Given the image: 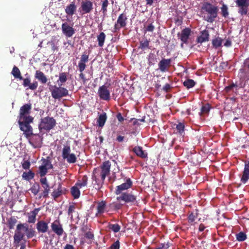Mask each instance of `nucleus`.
I'll use <instances>...</instances> for the list:
<instances>
[{"label": "nucleus", "instance_id": "obj_1", "mask_svg": "<svg viewBox=\"0 0 249 249\" xmlns=\"http://www.w3.org/2000/svg\"><path fill=\"white\" fill-rule=\"evenodd\" d=\"M201 9L208 14V15L205 18V19L209 22H213L217 17L218 11L217 6L210 2H206L203 4Z\"/></svg>", "mask_w": 249, "mask_h": 249}, {"label": "nucleus", "instance_id": "obj_2", "mask_svg": "<svg viewBox=\"0 0 249 249\" xmlns=\"http://www.w3.org/2000/svg\"><path fill=\"white\" fill-rule=\"evenodd\" d=\"M56 124V120L53 117L47 116L41 119L38 128L40 131L42 130L49 131L53 129Z\"/></svg>", "mask_w": 249, "mask_h": 249}, {"label": "nucleus", "instance_id": "obj_3", "mask_svg": "<svg viewBox=\"0 0 249 249\" xmlns=\"http://www.w3.org/2000/svg\"><path fill=\"white\" fill-rule=\"evenodd\" d=\"M33 120L32 117H27L26 120L18 121L20 129L23 131L24 134L26 137H30L33 135L32 127L29 124L30 123L32 122Z\"/></svg>", "mask_w": 249, "mask_h": 249}, {"label": "nucleus", "instance_id": "obj_4", "mask_svg": "<svg viewBox=\"0 0 249 249\" xmlns=\"http://www.w3.org/2000/svg\"><path fill=\"white\" fill-rule=\"evenodd\" d=\"M89 55L86 53H83L81 55L78 64V71L80 72L79 77L82 79L84 84L87 82V79L86 78L85 75L83 72L86 67V63L89 61Z\"/></svg>", "mask_w": 249, "mask_h": 249}, {"label": "nucleus", "instance_id": "obj_5", "mask_svg": "<svg viewBox=\"0 0 249 249\" xmlns=\"http://www.w3.org/2000/svg\"><path fill=\"white\" fill-rule=\"evenodd\" d=\"M52 96L54 99H60L63 97H66L69 94L68 90L66 88L61 87V86L57 87L54 86L53 89L51 90Z\"/></svg>", "mask_w": 249, "mask_h": 249}, {"label": "nucleus", "instance_id": "obj_6", "mask_svg": "<svg viewBox=\"0 0 249 249\" xmlns=\"http://www.w3.org/2000/svg\"><path fill=\"white\" fill-rule=\"evenodd\" d=\"M25 227L26 223H20L17 225L15 233L14 235L15 243L18 244L22 240H23L25 236L24 232H25Z\"/></svg>", "mask_w": 249, "mask_h": 249}, {"label": "nucleus", "instance_id": "obj_7", "mask_svg": "<svg viewBox=\"0 0 249 249\" xmlns=\"http://www.w3.org/2000/svg\"><path fill=\"white\" fill-rule=\"evenodd\" d=\"M71 144L70 142L67 141L64 144L62 148L61 145L57 146V154L62 153V156H75L71 151Z\"/></svg>", "mask_w": 249, "mask_h": 249}, {"label": "nucleus", "instance_id": "obj_8", "mask_svg": "<svg viewBox=\"0 0 249 249\" xmlns=\"http://www.w3.org/2000/svg\"><path fill=\"white\" fill-rule=\"evenodd\" d=\"M49 158V157H47V159H42L41 160L42 164L39 167V174L41 177H44L46 175L48 170L53 168L51 162L48 160Z\"/></svg>", "mask_w": 249, "mask_h": 249}, {"label": "nucleus", "instance_id": "obj_9", "mask_svg": "<svg viewBox=\"0 0 249 249\" xmlns=\"http://www.w3.org/2000/svg\"><path fill=\"white\" fill-rule=\"evenodd\" d=\"M127 18L125 14H121L117 20V22L115 23L114 26L113 32L119 31L121 28H124L126 25Z\"/></svg>", "mask_w": 249, "mask_h": 249}, {"label": "nucleus", "instance_id": "obj_10", "mask_svg": "<svg viewBox=\"0 0 249 249\" xmlns=\"http://www.w3.org/2000/svg\"><path fill=\"white\" fill-rule=\"evenodd\" d=\"M110 84L107 86L106 84L100 86L98 90V94L100 98L105 101H108L110 99V91L108 87Z\"/></svg>", "mask_w": 249, "mask_h": 249}, {"label": "nucleus", "instance_id": "obj_11", "mask_svg": "<svg viewBox=\"0 0 249 249\" xmlns=\"http://www.w3.org/2000/svg\"><path fill=\"white\" fill-rule=\"evenodd\" d=\"M116 199L119 201H123L125 203H134L136 200V196L131 193L127 192L123 193Z\"/></svg>", "mask_w": 249, "mask_h": 249}, {"label": "nucleus", "instance_id": "obj_12", "mask_svg": "<svg viewBox=\"0 0 249 249\" xmlns=\"http://www.w3.org/2000/svg\"><path fill=\"white\" fill-rule=\"evenodd\" d=\"M31 104H27L22 106L19 109V120H26L27 117H32L29 116L31 109Z\"/></svg>", "mask_w": 249, "mask_h": 249}, {"label": "nucleus", "instance_id": "obj_13", "mask_svg": "<svg viewBox=\"0 0 249 249\" xmlns=\"http://www.w3.org/2000/svg\"><path fill=\"white\" fill-rule=\"evenodd\" d=\"M191 30L189 28H185L180 33H178V36L182 42L181 44L182 46H183V43L187 44L188 43V39L191 35Z\"/></svg>", "mask_w": 249, "mask_h": 249}, {"label": "nucleus", "instance_id": "obj_14", "mask_svg": "<svg viewBox=\"0 0 249 249\" xmlns=\"http://www.w3.org/2000/svg\"><path fill=\"white\" fill-rule=\"evenodd\" d=\"M132 186V181L130 178L126 180V182L116 187L115 193L116 195H121L123 191L126 190Z\"/></svg>", "mask_w": 249, "mask_h": 249}, {"label": "nucleus", "instance_id": "obj_15", "mask_svg": "<svg viewBox=\"0 0 249 249\" xmlns=\"http://www.w3.org/2000/svg\"><path fill=\"white\" fill-rule=\"evenodd\" d=\"M61 29L63 34L68 37H71L75 34V29L67 22L62 23Z\"/></svg>", "mask_w": 249, "mask_h": 249}, {"label": "nucleus", "instance_id": "obj_16", "mask_svg": "<svg viewBox=\"0 0 249 249\" xmlns=\"http://www.w3.org/2000/svg\"><path fill=\"white\" fill-rule=\"evenodd\" d=\"M171 62L172 60L170 58H162L158 64L159 69L162 72L168 71L169 68L171 66Z\"/></svg>", "mask_w": 249, "mask_h": 249}, {"label": "nucleus", "instance_id": "obj_17", "mask_svg": "<svg viewBox=\"0 0 249 249\" xmlns=\"http://www.w3.org/2000/svg\"><path fill=\"white\" fill-rule=\"evenodd\" d=\"M81 8L83 14L89 13L93 9V3L89 0H84L81 2Z\"/></svg>", "mask_w": 249, "mask_h": 249}, {"label": "nucleus", "instance_id": "obj_18", "mask_svg": "<svg viewBox=\"0 0 249 249\" xmlns=\"http://www.w3.org/2000/svg\"><path fill=\"white\" fill-rule=\"evenodd\" d=\"M51 228L52 231L58 236H61L64 230L62 225L60 223L59 220H56L51 224Z\"/></svg>", "mask_w": 249, "mask_h": 249}, {"label": "nucleus", "instance_id": "obj_19", "mask_svg": "<svg viewBox=\"0 0 249 249\" xmlns=\"http://www.w3.org/2000/svg\"><path fill=\"white\" fill-rule=\"evenodd\" d=\"M22 85L24 87H28L29 89L34 90H36L38 87V83L37 81H34L33 83H31V78L29 76L26 78H23Z\"/></svg>", "mask_w": 249, "mask_h": 249}, {"label": "nucleus", "instance_id": "obj_20", "mask_svg": "<svg viewBox=\"0 0 249 249\" xmlns=\"http://www.w3.org/2000/svg\"><path fill=\"white\" fill-rule=\"evenodd\" d=\"M245 167L243 172V175L241 178V181L243 183H246L249 179V161L244 160Z\"/></svg>", "mask_w": 249, "mask_h": 249}, {"label": "nucleus", "instance_id": "obj_21", "mask_svg": "<svg viewBox=\"0 0 249 249\" xmlns=\"http://www.w3.org/2000/svg\"><path fill=\"white\" fill-rule=\"evenodd\" d=\"M92 184L93 185V187L97 190H99L103 186V185L104 183L105 179H101L100 178H98L92 175Z\"/></svg>", "mask_w": 249, "mask_h": 249}, {"label": "nucleus", "instance_id": "obj_22", "mask_svg": "<svg viewBox=\"0 0 249 249\" xmlns=\"http://www.w3.org/2000/svg\"><path fill=\"white\" fill-rule=\"evenodd\" d=\"M209 34L207 30H204L201 32V35L197 38V42L198 43H202L204 42L209 41Z\"/></svg>", "mask_w": 249, "mask_h": 249}, {"label": "nucleus", "instance_id": "obj_23", "mask_svg": "<svg viewBox=\"0 0 249 249\" xmlns=\"http://www.w3.org/2000/svg\"><path fill=\"white\" fill-rule=\"evenodd\" d=\"M48 228V224L44 221H39L36 224V229L39 232H46Z\"/></svg>", "mask_w": 249, "mask_h": 249}, {"label": "nucleus", "instance_id": "obj_24", "mask_svg": "<svg viewBox=\"0 0 249 249\" xmlns=\"http://www.w3.org/2000/svg\"><path fill=\"white\" fill-rule=\"evenodd\" d=\"M35 77L41 83L46 84L47 82V78L44 73L40 71L37 70L36 71Z\"/></svg>", "mask_w": 249, "mask_h": 249}, {"label": "nucleus", "instance_id": "obj_25", "mask_svg": "<svg viewBox=\"0 0 249 249\" xmlns=\"http://www.w3.org/2000/svg\"><path fill=\"white\" fill-rule=\"evenodd\" d=\"M111 164L109 161H106L103 162V164L99 168V170L105 174L107 176L110 174Z\"/></svg>", "mask_w": 249, "mask_h": 249}, {"label": "nucleus", "instance_id": "obj_26", "mask_svg": "<svg viewBox=\"0 0 249 249\" xmlns=\"http://www.w3.org/2000/svg\"><path fill=\"white\" fill-rule=\"evenodd\" d=\"M76 6L74 2H72L68 5L65 8L66 13L69 15L72 16L76 12Z\"/></svg>", "mask_w": 249, "mask_h": 249}, {"label": "nucleus", "instance_id": "obj_27", "mask_svg": "<svg viewBox=\"0 0 249 249\" xmlns=\"http://www.w3.org/2000/svg\"><path fill=\"white\" fill-rule=\"evenodd\" d=\"M131 150L136 156H147L148 154L145 150L139 146H135Z\"/></svg>", "mask_w": 249, "mask_h": 249}, {"label": "nucleus", "instance_id": "obj_28", "mask_svg": "<svg viewBox=\"0 0 249 249\" xmlns=\"http://www.w3.org/2000/svg\"><path fill=\"white\" fill-rule=\"evenodd\" d=\"M176 133L180 136L183 137L185 135V125L182 123H178L176 126Z\"/></svg>", "mask_w": 249, "mask_h": 249}, {"label": "nucleus", "instance_id": "obj_29", "mask_svg": "<svg viewBox=\"0 0 249 249\" xmlns=\"http://www.w3.org/2000/svg\"><path fill=\"white\" fill-rule=\"evenodd\" d=\"M92 175L98 178H100L101 179H105L107 176L102 172L100 170H99V167L95 168L94 169Z\"/></svg>", "mask_w": 249, "mask_h": 249}, {"label": "nucleus", "instance_id": "obj_30", "mask_svg": "<svg viewBox=\"0 0 249 249\" xmlns=\"http://www.w3.org/2000/svg\"><path fill=\"white\" fill-rule=\"evenodd\" d=\"M11 74L16 79H18L20 80L23 79V77L21 75L20 70L16 66H14L13 68L12 71H11Z\"/></svg>", "mask_w": 249, "mask_h": 249}, {"label": "nucleus", "instance_id": "obj_31", "mask_svg": "<svg viewBox=\"0 0 249 249\" xmlns=\"http://www.w3.org/2000/svg\"><path fill=\"white\" fill-rule=\"evenodd\" d=\"M97 213L96 214V215L97 216L98 214H101L104 213L105 209L106 206V202L104 201H102L101 202H99L97 203Z\"/></svg>", "mask_w": 249, "mask_h": 249}, {"label": "nucleus", "instance_id": "obj_32", "mask_svg": "<svg viewBox=\"0 0 249 249\" xmlns=\"http://www.w3.org/2000/svg\"><path fill=\"white\" fill-rule=\"evenodd\" d=\"M79 188L76 184L71 188V194L74 199H77L80 196Z\"/></svg>", "mask_w": 249, "mask_h": 249}, {"label": "nucleus", "instance_id": "obj_33", "mask_svg": "<svg viewBox=\"0 0 249 249\" xmlns=\"http://www.w3.org/2000/svg\"><path fill=\"white\" fill-rule=\"evenodd\" d=\"M88 180V177L86 175H85L82 177V178L80 180H78L77 182L75 183V184L79 188H82L83 187L86 186L87 185Z\"/></svg>", "mask_w": 249, "mask_h": 249}, {"label": "nucleus", "instance_id": "obj_34", "mask_svg": "<svg viewBox=\"0 0 249 249\" xmlns=\"http://www.w3.org/2000/svg\"><path fill=\"white\" fill-rule=\"evenodd\" d=\"M63 193L62 187L61 184H59L58 188L56 190H54L52 194V196L54 199H56L59 197Z\"/></svg>", "mask_w": 249, "mask_h": 249}, {"label": "nucleus", "instance_id": "obj_35", "mask_svg": "<svg viewBox=\"0 0 249 249\" xmlns=\"http://www.w3.org/2000/svg\"><path fill=\"white\" fill-rule=\"evenodd\" d=\"M24 231L26 233V234L28 239L32 238L36 235V231L32 228H29L28 225L26 223Z\"/></svg>", "mask_w": 249, "mask_h": 249}, {"label": "nucleus", "instance_id": "obj_36", "mask_svg": "<svg viewBox=\"0 0 249 249\" xmlns=\"http://www.w3.org/2000/svg\"><path fill=\"white\" fill-rule=\"evenodd\" d=\"M107 115L106 113H103L100 115L98 119L97 120V123L100 127H103L107 120Z\"/></svg>", "mask_w": 249, "mask_h": 249}, {"label": "nucleus", "instance_id": "obj_37", "mask_svg": "<svg viewBox=\"0 0 249 249\" xmlns=\"http://www.w3.org/2000/svg\"><path fill=\"white\" fill-rule=\"evenodd\" d=\"M35 174L31 171L29 170L28 172H24L22 175V178L26 180H30L34 178Z\"/></svg>", "mask_w": 249, "mask_h": 249}, {"label": "nucleus", "instance_id": "obj_38", "mask_svg": "<svg viewBox=\"0 0 249 249\" xmlns=\"http://www.w3.org/2000/svg\"><path fill=\"white\" fill-rule=\"evenodd\" d=\"M17 222V220L15 216H11L8 219L7 225L10 230L13 229Z\"/></svg>", "mask_w": 249, "mask_h": 249}, {"label": "nucleus", "instance_id": "obj_39", "mask_svg": "<svg viewBox=\"0 0 249 249\" xmlns=\"http://www.w3.org/2000/svg\"><path fill=\"white\" fill-rule=\"evenodd\" d=\"M223 39L219 37H215L212 40V45L215 48H217L221 46Z\"/></svg>", "mask_w": 249, "mask_h": 249}, {"label": "nucleus", "instance_id": "obj_40", "mask_svg": "<svg viewBox=\"0 0 249 249\" xmlns=\"http://www.w3.org/2000/svg\"><path fill=\"white\" fill-rule=\"evenodd\" d=\"M106 35L104 33L101 32L100 34L97 36V41H98V45L100 47H103L105 40L106 39Z\"/></svg>", "mask_w": 249, "mask_h": 249}, {"label": "nucleus", "instance_id": "obj_41", "mask_svg": "<svg viewBox=\"0 0 249 249\" xmlns=\"http://www.w3.org/2000/svg\"><path fill=\"white\" fill-rule=\"evenodd\" d=\"M101 10L103 14L106 15L107 12V6L109 5L108 0H101Z\"/></svg>", "mask_w": 249, "mask_h": 249}, {"label": "nucleus", "instance_id": "obj_42", "mask_svg": "<svg viewBox=\"0 0 249 249\" xmlns=\"http://www.w3.org/2000/svg\"><path fill=\"white\" fill-rule=\"evenodd\" d=\"M149 42L150 41L146 39L144 40L140 41L139 49H141L142 50H144L146 49H150Z\"/></svg>", "mask_w": 249, "mask_h": 249}, {"label": "nucleus", "instance_id": "obj_43", "mask_svg": "<svg viewBox=\"0 0 249 249\" xmlns=\"http://www.w3.org/2000/svg\"><path fill=\"white\" fill-rule=\"evenodd\" d=\"M196 85V82L193 79H188L183 82V86L187 89L193 88Z\"/></svg>", "mask_w": 249, "mask_h": 249}, {"label": "nucleus", "instance_id": "obj_44", "mask_svg": "<svg viewBox=\"0 0 249 249\" xmlns=\"http://www.w3.org/2000/svg\"><path fill=\"white\" fill-rule=\"evenodd\" d=\"M221 13L222 17L227 18L228 17L229 13L228 12V8L227 5L223 4L221 7Z\"/></svg>", "mask_w": 249, "mask_h": 249}, {"label": "nucleus", "instance_id": "obj_45", "mask_svg": "<svg viewBox=\"0 0 249 249\" xmlns=\"http://www.w3.org/2000/svg\"><path fill=\"white\" fill-rule=\"evenodd\" d=\"M148 61L149 65H154L157 62L156 55L154 54L150 53L148 55Z\"/></svg>", "mask_w": 249, "mask_h": 249}, {"label": "nucleus", "instance_id": "obj_46", "mask_svg": "<svg viewBox=\"0 0 249 249\" xmlns=\"http://www.w3.org/2000/svg\"><path fill=\"white\" fill-rule=\"evenodd\" d=\"M108 228L114 232H118L121 229V226L118 224H109L108 226Z\"/></svg>", "mask_w": 249, "mask_h": 249}, {"label": "nucleus", "instance_id": "obj_47", "mask_svg": "<svg viewBox=\"0 0 249 249\" xmlns=\"http://www.w3.org/2000/svg\"><path fill=\"white\" fill-rule=\"evenodd\" d=\"M67 80V78L66 73L65 72L60 73L58 82L59 81L61 83V84H59V85L62 86L63 83L66 82Z\"/></svg>", "mask_w": 249, "mask_h": 249}, {"label": "nucleus", "instance_id": "obj_48", "mask_svg": "<svg viewBox=\"0 0 249 249\" xmlns=\"http://www.w3.org/2000/svg\"><path fill=\"white\" fill-rule=\"evenodd\" d=\"M236 240L238 241H244L247 239V235L243 232H240L236 235Z\"/></svg>", "mask_w": 249, "mask_h": 249}, {"label": "nucleus", "instance_id": "obj_49", "mask_svg": "<svg viewBox=\"0 0 249 249\" xmlns=\"http://www.w3.org/2000/svg\"><path fill=\"white\" fill-rule=\"evenodd\" d=\"M44 189L42 193V196L44 198H47L48 197V195L50 191V187L48 184H45L42 186Z\"/></svg>", "mask_w": 249, "mask_h": 249}, {"label": "nucleus", "instance_id": "obj_50", "mask_svg": "<svg viewBox=\"0 0 249 249\" xmlns=\"http://www.w3.org/2000/svg\"><path fill=\"white\" fill-rule=\"evenodd\" d=\"M249 6H238L239 8L238 13L241 15H246L248 13Z\"/></svg>", "mask_w": 249, "mask_h": 249}, {"label": "nucleus", "instance_id": "obj_51", "mask_svg": "<svg viewBox=\"0 0 249 249\" xmlns=\"http://www.w3.org/2000/svg\"><path fill=\"white\" fill-rule=\"evenodd\" d=\"M237 6H249V0H236Z\"/></svg>", "mask_w": 249, "mask_h": 249}, {"label": "nucleus", "instance_id": "obj_52", "mask_svg": "<svg viewBox=\"0 0 249 249\" xmlns=\"http://www.w3.org/2000/svg\"><path fill=\"white\" fill-rule=\"evenodd\" d=\"M32 140H35L36 144L39 145L42 143V138L38 134H33Z\"/></svg>", "mask_w": 249, "mask_h": 249}, {"label": "nucleus", "instance_id": "obj_53", "mask_svg": "<svg viewBox=\"0 0 249 249\" xmlns=\"http://www.w3.org/2000/svg\"><path fill=\"white\" fill-rule=\"evenodd\" d=\"M22 167L24 169H29L31 166V163L29 160H25L24 159L23 161L21 163Z\"/></svg>", "mask_w": 249, "mask_h": 249}, {"label": "nucleus", "instance_id": "obj_54", "mask_svg": "<svg viewBox=\"0 0 249 249\" xmlns=\"http://www.w3.org/2000/svg\"><path fill=\"white\" fill-rule=\"evenodd\" d=\"M30 190L34 195H36L39 191V185L38 184L33 185L31 188Z\"/></svg>", "mask_w": 249, "mask_h": 249}, {"label": "nucleus", "instance_id": "obj_55", "mask_svg": "<svg viewBox=\"0 0 249 249\" xmlns=\"http://www.w3.org/2000/svg\"><path fill=\"white\" fill-rule=\"evenodd\" d=\"M197 214L196 213L195 214L193 213H189V216H188V221L189 223L192 224L195 220L196 218L197 217Z\"/></svg>", "mask_w": 249, "mask_h": 249}, {"label": "nucleus", "instance_id": "obj_56", "mask_svg": "<svg viewBox=\"0 0 249 249\" xmlns=\"http://www.w3.org/2000/svg\"><path fill=\"white\" fill-rule=\"evenodd\" d=\"M196 157H188L187 159L193 164L196 165L200 162V161L196 159Z\"/></svg>", "mask_w": 249, "mask_h": 249}, {"label": "nucleus", "instance_id": "obj_57", "mask_svg": "<svg viewBox=\"0 0 249 249\" xmlns=\"http://www.w3.org/2000/svg\"><path fill=\"white\" fill-rule=\"evenodd\" d=\"M28 222L29 223H35L36 220V216L33 215L31 213H30L28 217Z\"/></svg>", "mask_w": 249, "mask_h": 249}, {"label": "nucleus", "instance_id": "obj_58", "mask_svg": "<svg viewBox=\"0 0 249 249\" xmlns=\"http://www.w3.org/2000/svg\"><path fill=\"white\" fill-rule=\"evenodd\" d=\"M119 248L120 242L119 240H117L110 246L109 249H119Z\"/></svg>", "mask_w": 249, "mask_h": 249}, {"label": "nucleus", "instance_id": "obj_59", "mask_svg": "<svg viewBox=\"0 0 249 249\" xmlns=\"http://www.w3.org/2000/svg\"><path fill=\"white\" fill-rule=\"evenodd\" d=\"M172 88V87L171 85L168 83H166L162 88V90L165 92H169L171 91V89Z\"/></svg>", "mask_w": 249, "mask_h": 249}, {"label": "nucleus", "instance_id": "obj_60", "mask_svg": "<svg viewBox=\"0 0 249 249\" xmlns=\"http://www.w3.org/2000/svg\"><path fill=\"white\" fill-rule=\"evenodd\" d=\"M122 205L117 203V202H113L110 204V206L112 208H113L115 210H119L121 208Z\"/></svg>", "mask_w": 249, "mask_h": 249}, {"label": "nucleus", "instance_id": "obj_61", "mask_svg": "<svg viewBox=\"0 0 249 249\" xmlns=\"http://www.w3.org/2000/svg\"><path fill=\"white\" fill-rule=\"evenodd\" d=\"M64 159H66L69 163H74L76 161V157H63Z\"/></svg>", "mask_w": 249, "mask_h": 249}, {"label": "nucleus", "instance_id": "obj_62", "mask_svg": "<svg viewBox=\"0 0 249 249\" xmlns=\"http://www.w3.org/2000/svg\"><path fill=\"white\" fill-rule=\"evenodd\" d=\"M238 85H237V82L235 84L232 83L231 85L226 87L225 88V90L226 92H229L233 87H238Z\"/></svg>", "mask_w": 249, "mask_h": 249}, {"label": "nucleus", "instance_id": "obj_63", "mask_svg": "<svg viewBox=\"0 0 249 249\" xmlns=\"http://www.w3.org/2000/svg\"><path fill=\"white\" fill-rule=\"evenodd\" d=\"M210 107L208 104L206 105L205 106H203L202 107L201 109V112L203 113H208L210 110Z\"/></svg>", "mask_w": 249, "mask_h": 249}, {"label": "nucleus", "instance_id": "obj_64", "mask_svg": "<svg viewBox=\"0 0 249 249\" xmlns=\"http://www.w3.org/2000/svg\"><path fill=\"white\" fill-rule=\"evenodd\" d=\"M85 237L88 239H93L94 238V234L92 232L89 231L85 233Z\"/></svg>", "mask_w": 249, "mask_h": 249}]
</instances>
